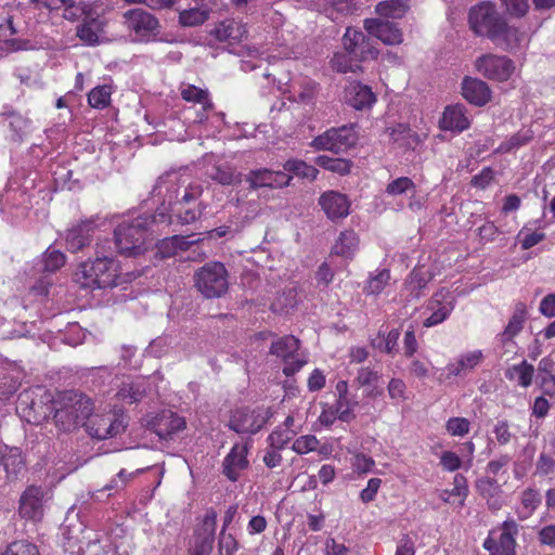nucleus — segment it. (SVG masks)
<instances>
[{
	"label": "nucleus",
	"instance_id": "4",
	"mask_svg": "<svg viewBox=\"0 0 555 555\" xmlns=\"http://www.w3.org/2000/svg\"><path fill=\"white\" fill-rule=\"evenodd\" d=\"M52 396L42 387L24 390L18 395L16 412L28 423L40 424L52 411Z\"/></svg>",
	"mask_w": 555,
	"mask_h": 555
},
{
	"label": "nucleus",
	"instance_id": "38",
	"mask_svg": "<svg viewBox=\"0 0 555 555\" xmlns=\"http://www.w3.org/2000/svg\"><path fill=\"white\" fill-rule=\"evenodd\" d=\"M390 281V272L387 269L376 270L374 273L370 275L366 281V284L363 288V292L367 296H377L379 295Z\"/></svg>",
	"mask_w": 555,
	"mask_h": 555
},
{
	"label": "nucleus",
	"instance_id": "19",
	"mask_svg": "<svg viewBox=\"0 0 555 555\" xmlns=\"http://www.w3.org/2000/svg\"><path fill=\"white\" fill-rule=\"evenodd\" d=\"M145 423L163 439L171 438L186 427L185 420L171 411H163L154 417L146 418Z\"/></svg>",
	"mask_w": 555,
	"mask_h": 555
},
{
	"label": "nucleus",
	"instance_id": "45",
	"mask_svg": "<svg viewBox=\"0 0 555 555\" xmlns=\"http://www.w3.org/2000/svg\"><path fill=\"white\" fill-rule=\"evenodd\" d=\"M416 185L408 177H399L391 180L387 185L385 192L387 195L396 197L408 193H415Z\"/></svg>",
	"mask_w": 555,
	"mask_h": 555
},
{
	"label": "nucleus",
	"instance_id": "52",
	"mask_svg": "<svg viewBox=\"0 0 555 555\" xmlns=\"http://www.w3.org/2000/svg\"><path fill=\"white\" fill-rule=\"evenodd\" d=\"M143 390L139 384L133 382L124 383L117 392L119 400L126 403H133L139 401L143 396Z\"/></svg>",
	"mask_w": 555,
	"mask_h": 555
},
{
	"label": "nucleus",
	"instance_id": "28",
	"mask_svg": "<svg viewBox=\"0 0 555 555\" xmlns=\"http://www.w3.org/2000/svg\"><path fill=\"white\" fill-rule=\"evenodd\" d=\"M211 14V9L201 3L197 7L180 10L178 13V23L181 27H197L205 24Z\"/></svg>",
	"mask_w": 555,
	"mask_h": 555
},
{
	"label": "nucleus",
	"instance_id": "29",
	"mask_svg": "<svg viewBox=\"0 0 555 555\" xmlns=\"http://www.w3.org/2000/svg\"><path fill=\"white\" fill-rule=\"evenodd\" d=\"M0 465L3 467L7 478L14 479L24 470V460L17 448L5 447L0 451Z\"/></svg>",
	"mask_w": 555,
	"mask_h": 555
},
{
	"label": "nucleus",
	"instance_id": "16",
	"mask_svg": "<svg viewBox=\"0 0 555 555\" xmlns=\"http://www.w3.org/2000/svg\"><path fill=\"white\" fill-rule=\"evenodd\" d=\"M461 95L469 104L477 107L486 106L493 99V92L489 83L472 76H465L462 79Z\"/></svg>",
	"mask_w": 555,
	"mask_h": 555
},
{
	"label": "nucleus",
	"instance_id": "53",
	"mask_svg": "<svg viewBox=\"0 0 555 555\" xmlns=\"http://www.w3.org/2000/svg\"><path fill=\"white\" fill-rule=\"evenodd\" d=\"M315 93L317 85L313 81H306L298 87H294L293 96L295 101L308 104L314 99Z\"/></svg>",
	"mask_w": 555,
	"mask_h": 555
},
{
	"label": "nucleus",
	"instance_id": "9",
	"mask_svg": "<svg viewBox=\"0 0 555 555\" xmlns=\"http://www.w3.org/2000/svg\"><path fill=\"white\" fill-rule=\"evenodd\" d=\"M358 134L353 126L331 128L315 137L311 146L317 151L341 152L356 145Z\"/></svg>",
	"mask_w": 555,
	"mask_h": 555
},
{
	"label": "nucleus",
	"instance_id": "47",
	"mask_svg": "<svg viewBox=\"0 0 555 555\" xmlns=\"http://www.w3.org/2000/svg\"><path fill=\"white\" fill-rule=\"evenodd\" d=\"M319 444L320 441L314 435L307 434L301 435L294 440L292 450L299 455H305L317 451L319 449Z\"/></svg>",
	"mask_w": 555,
	"mask_h": 555
},
{
	"label": "nucleus",
	"instance_id": "49",
	"mask_svg": "<svg viewBox=\"0 0 555 555\" xmlns=\"http://www.w3.org/2000/svg\"><path fill=\"white\" fill-rule=\"evenodd\" d=\"M365 42L362 31L354 28H347L343 38L345 50L350 54H358V50Z\"/></svg>",
	"mask_w": 555,
	"mask_h": 555
},
{
	"label": "nucleus",
	"instance_id": "46",
	"mask_svg": "<svg viewBox=\"0 0 555 555\" xmlns=\"http://www.w3.org/2000/svg\"><path fill=\"white\" fill-rule=\"evenodd\" d=\"M63 11L64 18L74 22L88 17V15L95 11V8L93 4L74 3L72 0H68V5H65Z\"/></svg>",
	"mask_w": 555,
	"mask_h": 555
},
{
	"label": "nucleus",
	"instance_id": "58",
	"mask_svg": "<svg viewBox=\"0 0 555 555\" xmlns=\"http://www.w3.org/2000/svg\"><path fill=\"white\" fill-rule=\"evenodd\" d=\"M7 121L12 130V139H20L28 129V120L21 115L10 114L7 116Z\"/></svg>",
	"mask_w": 555,
	"mask_h": 555
},
{
	"label": "nucleus",
	"instance_id": "64",
	"mask_svg": "<svg viewBox=\"0 0 555 555\" xmlns=\"http://www.w3.org/2000/svg\"><path fill=\"white\" fill-rule=\"evenodd\" d=\"M325 555H350V550L343 542L327 539L324 546Z\"/></svg>",
	"mask_w": 555,
	"mask_h": 555
},
{
	"label": "nucleus",
	"instance_id": "13",
	"mask_svg": "<svg viewBox=\"0 0 555 555\" xmlns=\"http://www.w3.org/2000/svg\"><path fill=\"white\" fill-rule=\"evenodd\" d=\"M83 426L90 436L96 439L112 438L125 429L124 418L111 412L105 414L90 412Z\"/></svg>",
	"mask_w": 555,
	"mask_h": 555
},
{
	"label": "nucleus",
	"instance_id": "40",
	"mask_svg": "<svg viewBox=\"0 0 555 555\" xmlns=\"http://www.w3.org/2000/svg\"><path fill=\"white\" fill-rule=\"evenodd\" d=\"M540 495L533 489H527L522 492L520 503L517 507L519 519H528L533 515L540 504Z\"/></svg>",
	"mask_w": 555,
	"mask_h": 555
},
{
	"label": "nucleus",
	"instance_id": "39",
	"mask_svg": "<svg viewBox=\"0 0 555 555\" xmlns=\"http://www.w3.org/2000/svg\"><path fill=\"white\" fill-rule=\"evenodd\" d=\"M181 96L186 102H192L202 106L203 111H209L212 107V103L208 96L206 90L197 88L193 85H186L181 87Z\"/></svg>",
	"mask_w": 555,
	"mask_h": 555
},
{
	"label": "nucleus",
	"instance_id": "37",
	"mask_svg": "<svg viewBox=\"0 0 555 555\" xmlns=\"http://www.w3.org/2000/svg\"><path fill=\"white\" fill-rule=\"evenodd\" d=\"M433 274L425 267L415 268L410 274L409 280L406 281V288L411 294L415 297L420 295V293L426 288L428 283L431 281Z\"/></svg>",
	"mask_w": 555,
	"mask_h": 555
},
{
	"label": "nucleus",
	"instance_id": "3",
	"mask_svg": "<svg viewBox=\"0 0 555 555\" xmlns=\"http://www.w3.org/2000/svg\"><path fill=\"white\" fill-rule=\"evenodd\" d=\"M55 425L64 431H70L83 423L92 412V402L90 399L77 393L60 395L56 401L52 403Z\"/></svg>",
	"mask_w": 555,
	"mask_h": 555
},
{
	"label": "nucleus",
	"instance_id": "42",
	"mask_svg": "<svg viewBox=\"0 0 555 555\" xmlns=\"http://www.w3.org/2000/svg\"><path fill=\"white\" fill-rule=\"evenodd\" d=\"M284 172L289 173L292 177L297 176L299 178L314 180L318 177V169L299 159H289L284 164Z\"/></svg>",
	"mask_w": 555,
	"mask_h": 555
},
{
	"label": "nucleus",
	"instance_id": "33",
	"mask_svg": "<svg viewBox=\"0 0 555 555\" xmlns=\"http://www.w3.org/2000/svg\"><path fill=\"white\" fill-rule=\"evenodd\" d=\"M409 11L405 0H385L375 7V13L384 18H402Z\"/></svg>",
	"mask_w": 555,
	"mask_h": 555
},
{
	"label": "nucleus",
	"instance_id": "14",
	"mask_svg": "<svg viewBox=\"0 0 555 555\" xmlns=\"http://www.w3.org/2000/svg\"><path fill=\"white\" fill-rule=\"evenodd\" d=\"M318 205L330 221L338 222L351 214L352 201L345 193L330 190L319 196Z\"/></svg>",
	"mask_w": 555,
	"mask_h": 555
},
{
	"label": "nucleus",
	"instance_id": "1",
	"mask_svg": "<svg viewBox=\"0 0 555 555\" xmlns=\"http://www.w3.org/2000/svg\"><path fill=\"white\" fill-rule=\"evenodd\" d=\"M468 23L477 36L486 37L496 46L514 48L519 44L521 35L508 26L492 2H481L469 10Z\"/></svg>",
	"mask_w": 555,
	"mask_h": 555
},
{
	"label": "nucleus",
	"instance_id": "8",
	"mask_svg": "<svg viewBox=\"0 0 555 555\" xmlns=\"http://www.w3.org/2000/svg\"><path fill=\"white\" fill-rule=\"evenodd\" d=\"M124 17L127 29L134 35L137 41L149 42L159 34V21L152 13L133 9L127 11Z\"/></svg>",
	"mask_w": 555,
	"mask_h": 555
},
{
	"label": "nucleus",
	"instance_id": "11",
	"mask_svg": "<svg viewBox=\"0 0 555 555\" xmlns=\"http://www.w3.org/2000/svg\"><path fill=\"white\" fill-rule=\"evenodd\" d=\"M517 525L514 521H504L501 527L490 531L483 542L489 555H516Z\"/></svg>",
	"mask_w": 555,
	"mask_h": 555
},
{
	"label": "nucleus",
	"instance_id": "48",
	"mask_svg": "<svg viewBox=\"0 0 555 555\" xmlns=\"http://www.w3.org/2000/svg\"><path fill=\"white\" fill-rule=\"evenodd\" d=\"M298 304V294L295 289H288L283 292L281 295L276 297L272 307L276 312H288L294 309Z\"/></svg>",
	"mask_w": 555,
	"mask_h": 555
},
{
	"label": "nucleus",
	"instance_id": "22",
	"mask_svg": "<svg viewBox=\"0 0 555 555\" xmlns=\"http://www.w3.org/2000/svg\"><path fill=\"white\" fill-rule=\"evenodd\" d=\"M293 180L289 173L284 171H273L269 169H259L249 172L247 181L251 188H271L281 189L288 186Z\"/></svg>",
	"mask_w": 555,
	"mask_h": 555
},
{
	"label": "nucleus",
	"instance_id": "41",
	"mask_svg": "<svg viewBox=\"0 0 555 555\" xmlns=\"http://www.w3.org/2000/svg\"><path fill=\"white\" fill-rule=\"evenodd\" d=\"M468 494L466 480L463 476L456 475L453 481V488L448 491L444 490L440 498L447 503L457 502L460 506L464 505V501Z\"/></svg>",
	"mask_w": 555,
	"mask_h": 555
},
{
	"label": "nucleus",
	"instance_id": "7",
	"mask_svg": "<svg viewBox=\"0 0 555 555\" xmlns=\"http://www.w3.org/2000/svg\"><path fill=\"white\" fill-rule=\"evenodd\" d=\"M456 298L452 291L442 287L427 300L423 308V325L433 327L444 322L453 312Z\"/></svg>",
	"mask_w": 555,
	"mask_h": 555
},
{
	"label": "nucleus",
	"instance_id": "27",
	"mask_svg": "<svg viewBox=\"0 0 555 555\" xmlns=\"http://www.w3.org/2000/svg\"><path fill=\"white\" fill-rule=\"evenodd\" d=\"M482 359L483 354L480 350L467 351L461 354L455 362L447 365V375L448 377L463 375L478 366Z\"/></svg>",
	"mask_w": 555,
	"mask_h": 555
},
{
	"label": "nucleus",
	"instance_id": "15",
	"mask_svg": "<svg viewBox=\"0 0 555 555\" xmlns=\"http://www.w3.org/2000/svg\"><path fill=\"white\" fill-rule=\"evenodd\" d=\"M47 501V493L41 488L28 487L20 499L18 513L21 517L31 521H40L44 515Z\"/></svg>",
	"mask_w": 555,
	"mask_h": 555
},
{
	"label": "nucleus",
	"instance_id": "51",
	"mask_svg": "<svg viewBox=\"0 0 555 555\" xmlns=\"http://www.w3.org/2000/svg\"><path fill=\"white\" fill-rule=\"evenodd\" d=\"M358 405V402L354 400L347 398H337L335 403V409L338 413V420L341 422H351L356 418L354 410Z\"/></svg>",
	"mask_w": 555,
	"mask_h": 555
},
{
	"label": "nucleus",
	"instance_id": "2",
	"mask_svg": "<svg viewBox=\"0 0 555 555\" xmlns=\"http://www.w3.org/2000/svg\"><path fill=\"white\" fill-rule=\"evenodd\" d=\"M132 279L133 274H122L118 261L107 257L81 263L74 275V281L79 287L90 291L113 288Z\"/></svg>",
	"mask_w": 555,
	"mask_h": 555
},
{
	"label": "nucleus",
	"instance_id": "36",
	"mask_svg": "<svg viewBox=\"0 0 555 555\" xmlns=\"http://www.w3.org/2000/svg\"><path fill=\"white\" fill-rule=\"evenodd\" d=\"M315 164L339 176H347L351 172L353 164L351 160L346 158H335L325 155L318 156Z\"/></svg>",
	"mask_w": 555,
	"mask_h": 555
},
{
	"label": "nucleus",
	"instance_id": "12",
	"mask_svg": "<svg viewBox=\"0 0 555 555\" xmlns=\"http://www.w3.org/2000/svg\"><path fill=\"white\" fill-rule=\"evenodd\" d=\"M217 525V514L214 511L207 512L197 524L192 541L191 555H210Z\"/></svg>",
	"mask_w": 555,
	"mask_h": 555
},
{
	"label": "nucleus",
	"instance_id": "21",
	"mask_svg": "<svg viewBox=\"0 0 555 555\" xmlns=\"http://www.w3.org/2000/svg\"><path fill=\"white\" fill-rule=\"evenodd\" d=\"M210 36L218 42L234 46L247 37L246 25L234 20L222 21L210 30Z\"/></svg>",
	"mask_w": 555,
	"mask_h": 555
},
{
	"label": "nucleus",
	"instance_id": "10",
	"mask_svg": "<svg viewBox=\"0 0 555 555\" xmlns=\"http://www.w3.org/2000/svg\"><path fill=\"white\" fill-rule=\"evenodd\" d=\"M116 246L120 254L126 256H137L143 253L146 241V231L143 223L137 221L134 224H121L115 231Z\"/></svg>",
	"mask_w": 555,
	"mask_h": 555
},
{
	"label": "nucleus",
	"instance_id": "54",
	"mask_svg": "<svg viewBox=\"0 0 555 555\" xmlns=\"http://www.w3.org/2000/svg\"><path fill=\"white\" fill-rule=\"evenodd\" d=\"M545 234L539 231H532L527 227H524L517 234V240L519 241L522 249H529L541 241H543Z\"/></svg>",
	"mask_w": 555,
	"mask_h": 555
},
{
	"label": "nucleus",
	"instance_id": "25",
	"mask_svg": "<svg viewBox=\"0 0 555 555\" xmlns=\"http://www.w3.org/2000/svg\"><path fill=\"white\" fill-rule=\"evenodd\" d=\"M248 446L236 443L223 461V473L231 481H236L243 470L248 467Z\"/></svg>",
	"mask_w": 555,
	"mask_h": 555
},
{
	"label": "nucleus",
	"instance_id": "23",
	"mask_svg": "<svg viewBox=\"0 0 555 555\" xmlns=\"http://www.w3.org/2000/svg\"><path fill=\"white\" fill-rule=\"evenodd\" d=\"M470 126L467 109L462 104L447 106L439 119V128L444 131L463 132Z\"/></svg>",
	"mask_w": 555,
	"mask_h": 555
},
{
	"label": "nucleus",
	"instance_id": "24",
	"mask_svg": "<svg viewBox=\"0 0 555 555\" xmlns=\"http://www.w3.org/2000/svg\"><path fill=\"white\" fill-rule=\"evenodd\" d=\"M104 26L105 22L95 10L81 21V24L77 27V36L86 44H99L104 40Z\"/></svg>",
	"mask_w": 555,
	"mask_h": 555
},
{
	"label": "nucleus",
	"instance_id": "26",
	"mask_svg": "<svg viewBox=\"0 0 555 555\" xmlns=\"http://www.w3.org/2000/svg\"><path fill=\"white\" fill-rule=\"evenodd\" d=\"M80 543L78 555H118L116 548L112 546L107 539L100 540L91 531L83 535Z\"/></svg>",
	"mask_w": 555,
	"mask_h": 555
},
{
	"label": "nucleus",
	"instance_id": "32",
	"mask_svg": "<svg viewBox=\"0 0 555 555\" xmlns=\"http://www.w3.org/2000/svg\"><path fill=\"white\" fill-rule=\"evenodd\" d=\"M534 369L527 361L514 364L506 370L505 376L520 387L527 388L531 385Z\"/></svg>",
	"mask_w": 555,
	"mask_h": 555
},
{
	"label": "nucleus",
	"instance_id": "60",
	"mask_svg": "<svg viewBox=\"0 0 555 555\" xmlns=\"http://www.w3.org/2000/svg\"><path fill=\"white\" fill-rule=\"evenodd\" d=\"M182 240L178 236L167 237L157 244V253L160 258L173 256L180 247Z\"/></svg>",
	"mask_w": 555,
	"mask_h": 555
},
{
	"label": "nucleus",
	"instance_id": "55",
	"mask_svg": "<svg viewBox=\"0 0 555 555\" xmlns=\"http://www.w3.org/2000/svg\"><path fill=\"white\" fill-rule=\"evenodd\" d=\"M321 406L322 411L314 424L315 430L328 428L338 420V413L334 406L328 403H322Z\"/></svg>",
	"mask_w": 555,
	"mask_h": 555
},
{
	"label": "nucleus",
	"instance_id": "30",
	"mask_svg": "<svg viewBox=\"0 0 555 555\" xmlns=\"http://www.w3.org/2000/svg\"><path fill=\"white\" fill-rule=\"evenodd\" d=\"M359 248V236L352 230L343 231L337 237L333 253L343 258H352Z\"/></svg>",
	"mask_w": 555,
	"mask_h": 555
},
{
	"label": "nucleus",
	"instance_id": "43",
	"mask_svg": "<svg viewBox=\"0 0 555 555\" xmlns=\"http://www.w3.org/2000/svg\"><path fill=\"white\" fill-rule=\"evenodd\" d=\"M472 428V423L463 416L449 417L444 423V429L448 436L462 439L466 437Z\"/></svg>",
	"mask_w": 555,
	"mask_h": 555
},
{
	"label": "nucleus",
	"instance_id": "44",
	"mask_svg": "<svg viewBox=\"0 0 555 555\" xmlns=\"http://www.w3.org/2000/svg\"><path fill=\"white\" fill-rule=\"evenodd\" d=\"M112 87L109 85L98 86L88 94V103L91 107L103 109L111 103Z\"/></svg>",
	"mask_w": 555,
	"mask_h": 555
},
{
	"label": "nucleus",
	"instance_id": "50",
	"mask_svg": "<svg viewBox=\"0 0 555 555\" xmlns=\"http://www.w3.org/2000/svg\"><path fill=\"white\" fill-rule=\"evenodd\" d=\"M2 555H40V552L36 544L18 540L10 543Z\"/></svg>",
	"mask_w": 555,
	"mask_h": 555
},
{
	"label": "nucleus",
	"instance_id": "56",
	"mask_svg": "<svg viewBox=\"0 0 555 555\" xmlns=\"http://www.w3.org/2000/svg\"><path fill=\"white\" fill-rule=\"evenodd\" d=\"M507 15L522 17L529 11L528 0H501Z\"/></svg>",
	"mask_w": 555,
	"mask_h": 555
},
{
	"label": "nucleus",
	"instance_id": "17",
	"mask_svg": "<svg viewBox=\"0 0 555 555\" xmlns=\"http://www.w3.org/2000/svg\"><path fill=\"white\" fill-rule=\"evenodd\" d=\"M363 27L370 36L386 46H399L403 42L402 29L397 24L379 18H366Z\"/></svg>",
	"mask_w": 555,
	"mask_h": 555
},
{
	"label": "nucleus",
	"instance_id": "63",
	"mask_svg": "<svg viewBox=\"0 0 555 555\" xmlns=\"http://www.w3.org/2000/svg\"><path fill=\"white\" fill-rule=\"evenodd\" d=\"M389 397L396 402H403L406 400V386L402 379L392 378L388 384Z\"/></svg>",
	"mask_w": 555,
	"mask_h": 555
},
{
	"label": "nucleus",
	"instance_id": "20",
	"mask_svg": "<svg viewBox=\"0 0 555 555\" xmlns=\"http://www.w3.org/2000/svg\"><path fill=\"white\" fill-rule=\"evenodd\" d=\"M376 101V94L366 85L351 82L345 88L344 102L356 111H370Z\"/></svg>",
	"mask_w": 555,
	"mask_h": 555
},
{
	"label": "nucleus",
	"instance_id": "57",
	"mask_svg": "<svg viewBox=\"0 0 555 555\" xmlns=\"http://www.w3.org/2000/svg\"><path fill=\"white\" fill-rule=\"evenodd\" d=\"M351 465L354 473L362 475L373 470L375 461L371 456L358 452L353 454Z\"/></svg>",
	"mask_w": 555,
	"mask_h": 555
},
{
	"label": "nucleus",
	"instance_id": "31",
	"mask_svg": "<svg viewBox=\"0 0 555 555\" xmlns=\"http://www.w3.org/2000/svg\"><path fill=\"white\" fill-rule=\"evenodd\" d=\"M528 318V308L525 304L518 302L515 308L514 312L508 320V323L505 327V330L502 333V337L505 340L512 339L517 334L520 333V331L524 327V324Z\"/></svg>",
	"mask_w": 555,
	"mask_h": 555
},
{
	"label": "nucleus",
	"instance_id": "5",
	"mask_svg": "<svg viewBox=\"0 0 555 555\" xmlns=\"http://www.w3.org/2000/svg\"><path fill=\"white\" fill-rule=\"evenodd\" d=\"M473 65L477 74L495 82H507L516 74L515 62L502 54L483 53L475 59Z\"/></svg>",
	"mask_w": 555,
	"mask_h": 555
},
{
	"label": "nucleus",
	"instance_id": "35",
	"mask_svg": "<svg viewBox=\"0 0 555 555\" xmlns=\"http://www.w3.org/2000/svg\"><path fill=\"white\" fill-rule=\"evenodd\" d=\"M299 349V340L294 336H285L276 339L271 345V353L288 361Z\"/></svg>",
	"mask_w": 555,
	"mask_h": 555
},
{
	"label": "nucleus",
	"instance_id": "59",
	"mask_svg": "<svg viewBox=\"0 0 555 555\" xmlns=\"http://www.w3.org/2000/svg\"><path fill=\"white\" fill-rule=\"evenodd\" d=\"M294 433L291 429L276 428L268 438L270 446L276 450L283 449L293 438Z\"/></svg>",
	"mask_w": 555,
	"mask_h": 555
},
{
	"label": "nucleus",
	"instance_id": "61",
	"mask_svg": "<svg viewBox=\"0 0 555 555\" xmlns=\"http://www.w3.org/2000/svg\"><path fill=\"white\" fill-rule=\"evenodd\" d=\"M65 263V256L55 249H48L43 254V264L46 271H55Z\"/></svg>",
	"mask_w": 555,
	"mask_h": 555
},
{
	"label": "nucleus",
	"instance_id": "34",
	"mask_svg": "<svg viewBox=\"0 0 555 555\" xmlns=\"http://www.w3.org/2000/svg\"><path fill=\"white\" fill-rule=\"evenodd\" d=\"M389 135L395 143L404 147H413L423 141V138L414 133L410 127L404 124H398L390 128Z\"/></svg>",
	"mask_w": 555,
	"mask_h": 555
},
{
	"label": "nucleus",
	"instance_id": "18",
	"mask_svg": "<svg viewBox=\"0 0 555 555\" xmlns=\"http://www.w3.org/2000/svg\"><path fill=\"white\" fill-rule=\"evenodd\" d=\"M264 424V415L257 410L248 408L234 410L229 421V427L240 434L257 433Z\"/></svg>",
	"mask_w": 555,
	"mask_h": 555
},
{
	"label": "nucleus",
	"instance_id": "62",
	"mask_svg": "<svg viewBox=\"0 0 555 555\" xmlns=\"http://www.w3.org/2000/svg\"><path fill=\"white\" fill-rule=\"evenodd\" d=\"M439 460L440 465L447 472H455L462 467V460L454 451H443Z\"/></svg>",
	"mask_w": 555,
	"mask_h": 555
},
{
	"label": "nucleus",
	"instance_id": "6",
	"mask_svg": "<svg viewBox=\"0 0 555 555\" xmlns=\"http://www.w3.org/2000/svg\"><path fill=\"white\" fill-rule=\"evenodd\" d=\"M195 285L206 298H217L228 291V272L220 262L205 264L195 274Z\"/></svg>",
	"mask_w": 555,
	"mask_h": 555
}]
</instances>
